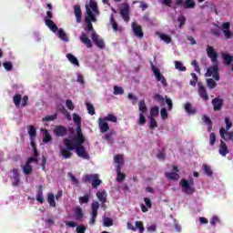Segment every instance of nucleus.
I'll use <instances>...</instances> for the list:
<instances>
[{
    "mask_svg": "<svg viewBox=\"0 0 233 233\" xmlns=\"http://www.w3.org/2000/svg\"><path fill=\"white\" fill-rule=\"evenodd\" d=\"M47 202L49 203L50 207L56 208V196H54V193H49L47 195Z\"/></svg>",
    "mask_w": 233,
    "mask_h": 233,
    "instance_id": "nucleus-35",
    "label": "nucleus"
},
{
    "mask_svg": "<svg viewBox=\"0 0 233 233\" xmlns=\"http://www.w3.org/2000/svg\"><path fill=\"white\" fill-rule=\"evenodd\" d=\"M132 30L134 35L137 37H139V39H142V37H144L145 34L143 33V27L137 23L136 22L132 23Z\"/></svg>",
    "mask_w": 233,
    "mask_h": 233,
    "instance_id": "nucleus-14",
    "label": "nucleus"
},
{
    "mask_svg": "<svg viewBox=\"0 0 233 233\" xmlns=\"http://www.w3.org/2000/svg\"><path fill=\"white\" fill-rule=\"evenodd\" d=\"M56 119H57V113H56L55 115L47 116H46V117H44V118L42 119V121H43L44 123H48V122H50V121H56Z\"/></svg>",
    "mask_w": 233,
    "mask_h": 233,
    "instance_id": "nucleus-43",
    "label": "nucleus"
},
{
    "mask_svg": "<svg viewBox=\"0 0 233 233\" xmlns=\"http://www.w3.org/2000/svg\"><path fill=\"white\" fill-rule=\"evenodd\" d=\"M115 159V163H116V165H123L125 163V160H123V156H121L120 154L116 155L114 157Z\"/></svg>",
    "mask_w": 233,
    "mask_h": 233,
    "instance_id": "nucleus-52",
    "label": "nucleus"
},
{
    "mask_svg": "<svg viewBox=\"0 0 233 233\" xmlns=\"http://www.w3.org/2000/svg\"><path fill=\"white\" fill-rule=\"evenodd\" d=\"M69 141H71V143L78 147L76 148L78 154H81L82 152L86 151V148L85 147V146H83V144L86 141V139L83 135V129L81 128L80 126L76 127V136L74 137L72 139H69Z\"/></svg>",
    "mask_w": 233,
    "mask_h": 233,
    "instance_id": "nucleus-3",
    "label": "nucleus"
},
{
    "mask_svg": "<svg viewBox=\"0 0 233 233\" xmlns=\"http://www.w3.org/2000/svg\"><path fill=\"white\" fill-rule=\"evenodd\" d=\"M88 8H89L90 10H93L95 16H96V15H99V9H98V7H97V3H96V1L90 0V1H89V6H88Z\"/></svg>",
    "mask_w": 233,
    "mask_h": 233,
    "instance_id": "nucleus-27",
    "label": "nucleus"
},
{
    "mask_svg": "<svg viewBox=\"0 0 233 233\" xmlns=\"http://www.w3.org/2000/svg\"><path fill=\"white\" fill-rule=\"evenodd\" d=\"M110 23L112 25L113 30L115 32H117L119 30V25H117V22H116V20L114 19V15H111Z\"/></svg>",
    "mask_w": 233,
    "mask_h": 233,
    "instance_id": "nucleus-51",
    "label": "nucleus"
},
{
    "mask_svg": "<svg viewBox=\"0 0 233 233\" xmlns=\"http://www.w3.org/2000/svg\"><path fill=\"white\" fill-rule=\"evenodd\" d=\"M82 179L84 183H91L93 188H97L103 183L98 174L85 175Z\"/></svg>",
    "mask_w": 233,
    "mask_h": 233,
    "instance_id": "nucleus-5",
    "label": "nucleus"
},
{
    "mask_svg": "<svg viewBox=\"0 0 233 233\" xmlns=\"http://www.w3.org/2000/svg\"><path fill=\"white\" fill-rule=\"evenodd\" d=\"M135 225H136L135 228H138V231L140 233H144L145 232V226L143 225L142 221H136Z\"/></svg>",
    "mask_w": 233,
    "mask_h": 233,
    "instance_id": "nucleus-50",
    "label": "nucleus"
},
{
    "mask_svg": "<svg viewBox=\"0 0 233 233\" xmlns=\"http://www.w3.org/2000/svg\"><path fill=\"white\" fill-rule=\"evenodd\" d=\"M127 176H125V174L123 173H117V176H116V181H118V183H121V181H125Z\"/></svg>",
    "mask_w": 233,
    "mask_h": 233,
    "instance_id": "nucleus-62",
    "label": "nucleus"
},
{
    "mask_svg": "<svg viewBox=\"0 0 233 233\" xmlns=\"http://www.w3.org/2000/svg\"><path fill=\"white\" fill-rule=\"evenodd\" d=\"M160 116L162 119H168V113L167 112V108L162 107L160 110Z\"/></svg>",
    "mask_w": 233,
    "mask_h": 233,
    "instance_id": "nucleus-57",
    "label": "nucleus"
},
{
    "mask_svg": "<svg viewBox=\"0 0 233 233\" xmlns=\"http://www.w3.org/2000/svg\"><path fill=\"white\" fill-rule=\"evenodd\" d=\"M66 107L68 108V110H74L76 108V106H74V103L70 99H67L66 101Z\"/></svg>",
    "mask_w": 233,
    "mask_h": 233,
    "instance_id": "nucleus-61",
    "label": "nucleus"
},
{
    "mask_svg": "<svg viewBox=\"0 0 233 233\" xmlns=\"http://www.w3.org/2000/svg\"><path fill=\"white\" fill-rule=\"evenodd\" d=\"M191 76L192 79L190 80L189 85H191V86H196L199 78L198 77V75H196V73H191Z\"/></svg>",
    "mask_w": 233,
    "mask_h": 233,
    "instance_id": "nucleus-48",
    "label": "nucleus"
},
{
    "mask_svg": "<svg viewBox=\"0 0 233 233\" xmlns=\"http://www.w3.org/2000/svg\"><path fill=\"white\" fill-rule=\"evenodd\" d=\"M222 30L226 39H232L233 34L230 31V24L228 22L222 25Z\"/></svg>",
    "mask_w": 233,
    "mask_h": 233,
    "instance_id": "nucleus-20",
    "label": "nucleus"
},
{
    "mask_svg": "<svg viewBox=\"0 0 233 233\" xmlns=\"http://www.w3.org/2000/svg\"><path fill=\"white\" fill-rule=\"evenodd\" d=\"M3 66L5 70H7V72H10V70L14 68V64H12V62H4Z\"/></svg>",
    "mask_w": 233,
    "mask_h": 233,
    "instance_id": "nucleus-55",
    "label": "nucleus"
},
{
    "mask_svg": "<svg viewBox=\"0 0 233 233\" xmlns=\"http://www.w3.org/2000/svg\"><path fill=\"white\" fill-rule=\"evenodd\" d=\"M147 123V117H145V113H139V117H138V125H145Z\"/></svg>",
    "mask_w": 233,
    "mask_h": 233,
    "instance_id": "nucleus-54",
    "label": "nucleus"
},
{
    "mask_svg": "<svg viewBox=\"0 0 233 233\" xmlns=\"http://www.w3.org/2000/svg\"><path fill=\"white\" fill-rule=\"evenodd\" d=\"M204 174H206V176H208V177H212V175L214 174V172L212 171V167L207 164H203L202 166Z\"/></svg>",
    "mask_w": 233,
    "mask_h": 233,
    "instance_id": "nucleus-30",
    "label": "nucleus"
},
{
    "mask_svg": "<svg viewBox=\"0 0 233 233\" xmlns=\"http://www.w3.org/2000/svg\"><path fill=\"white\" fill-rule=\"evenodd\" d=\"M98 127L102 134H105V132H108L110 130L108 122H106V120H105L103 117L98 118Z\"/></svg>",
    "mask_w": 233,
    "mask_h": 233,
    "instance_id": "nucleus-18",
    "label": "nucleus"
},
{
    "mask_svg": "<svg viewBox=\"0 0 233 233\" xmlns=\"http://www.w3.org/2000/svg\"><path fill=\"white\" fill-rule=\"evenodd\" d=\"M99 210V202L93 201L91 203V218L89 220V225H96V219H97V211Z\"/></svg>",
    "mask_w": 233,
    "mask_h": 233,
    "instance_id": "nucleus-8",
    "label": "nucleus"
},
{
    "mask_svg": "<svg viewBox=\"0 0 233 233\" xmlns=\"http://www.w3.org/2000/svg\"><path fill=\"white\" fill-rule=\"evenodd\" d=\"M225 123H226V130L228 131L229 128H232V121H230V118L227 116L225 118Z\"/></svg>",
    "mask_w": 233,
    "mask_h": 233,
    "instance_id": "nucleus-60",
    "label": "nucleus"
},
{
    "mask_svg": "<svg viewBox=\"0 0 233 233\" xmlns=\"http://www.w3.org/2000/svg\"><path fill=\"white\" fill-rule=\"evenodd\" d=\"M165 176L167 179H170L171 181H177L179 179V174L176 172H169V173H165Z\"/></svg>",
    "mask_w": 233,
    "mask_h": 233,
    "instance_id": "nucleus-31",
    "label": "nucleus"
},
{
    "mask_svg": "<svg viewBox=\"0 0 233 233\" xmlns=\"http://www.w3.org/2000/svg\"><path fill=\"white\" fill-rule=\"evenodd\" d=\"M207 83V86H208L210 88V90L216 88V86H218V83H216V80L212 79V78H208L206 80Z\"/></svg>",
    "mask_w": 233,
    "mask_h": 233,
    "instance_id": "nucleus-39",
    "label": "nucleus"
},
{
    "mask_svg": "<svg viewBox=\"0 0 233 233\" xmlns=\"http://www.w3.org/2000/svg\"><path fill=\"white\" fill-rule=\"evenodd\" d=\"M123 94H125V89H123V87L117 86H114V95L115 96H121Z\"/></svg>",
    "mask_w": 233,
    "mask_h": 233,
    "instance_id": "nucleus-45",
    "label": "nucleus"
},
{
    "mask_svg": "<svg viewBox=\"0 0 233 233\" xmlns=\"http://www.w3.org/2000/svg\"><path fill=\"white\" fill-rule=\"evenodd\" d=\"M219 134L224 141H233V131L228 132L225 127H220Z\"/></svg>",
    "mask_w": 233,
    "mask_h": 233,
    "instance_id": "nucleus-15",
    "label": "nucleus"
},
{
    "mask_svg": "<svg viewBox=\"0 0 233 233\" xmlns=\"http://www.w3.org/2000/svg\"><path fill=\"white\" fill-rule=\"evenodd\" d=\"M159 37L162 41L167 43V45H170V43H172V37H170L168 35L160 34Z\"/></svg>",
    "mask_w": 233,
    "mask_h": 233,
    "instance_id": "nucleus-40",
    "label": "nucleus"
},
{
    "mask_svg": "<svg viewBox=\"0 0 233 233\" xmlns=\"http://www.w3.org/2000/svg\"><path fill=\"white\" fill-rule=\"evenodd\" d=\"M138 110H139L140 114H147V112H148V107L147 106L145 100H139Z\"/></svg>",
    "mask_w": 233,
    "mask_h": 233,
    "instance_id": "nucleus-29",
    "label": "nucleus"
},
{
    "mask_svg": "<svg viewBox=\"0 0 233 233\" xmlns=\"http://www.w3.org/2000/svg\"><path fill=\"white\" fill-rule=\"evenodd\" d=\"M28 134H29L30 137H35V136H37V131L35 129V127L29 126Z\"/></svg>",
    "mask_w": 233,
    "mask_h": 233,
    "instance_id": "nucleus-49",
    "label": "nucleus"
},
{
    "mask_svg": "<svg viewBox=\"0 0 233 233\" xmlns=\"http://www.w3.org/2000/svg\"><path fill=\"white\" fill-rule=\"evenodd\" d=\"M45 25L49 28V30H51V32H54V34L59 30L57 25H56V23H54L51 19L46 18Z\"/></svg>",
    "mask_w": 233,
    "mask_h": 233,
    "instance_id": "nucleus-23",
    "label": "nucleus"
},
{
    "mask_svg": "<svg viewBox=\"0 0 233 233\" xmlns=\"http://www.w3.org/2000/svg\"><path fill=\"white\" fill-rule=\"evenodd\" d=\"M50 141H52V136H50L48 132H46L43 138V143H50Z\"/></svg>",
    "mask_w": 233,
    "mask_h": 233,
    "instance_id": "nucleus-64",
    "label": "nucleus"
},
{
    "mask_svg": "<svg viewBox=\"0 0 233 233\" xmlns=\"http://www.w3.org/2000/svg\"><path fill=\"white\" fill-rule=\"evenodd\" d=\"M91 38L96 46L100 48V50H104L105 41L102 38H99V35H97V33L93 31V33L91 34Z\"/></svg>",
    "mask_w": 233,
    "mask_h": 233,
    "instance_id": "nucleus-12",
    "label": "nucleus"
},
{
    "mask_svg": "<svg viewBox=\"0 0 233 233\" xmlns=\"http://www.w3.org/2000/svg\"><path fill=\"white\" fill-rule=\"evenodd\" d=\"M177 6H183V8L192 9L196 8V1L194 0H176Z\"/></svg>",
    "mask_w": 233,
    "mask_h": 233,
    "instance_id": "nucleus-11",
    "label": "nucleus"
},
{
    "mask_svg": "<svg viewBox=\"0 0 233 233\" xmlns=\"http://www.w3.org/2000/svg\"><path fill=\"white\" fill-rule=\"evenodd\" d=\"M175 68L180 72H185L187 70V67L183 66V63L179 61H175Z\"/></svg>",
    "mask_w": 233,
    "mask_h": 233,
    "instance_id": "nucleus-47",
    "label": "nucleus"
},
{
    "mask_svg": "<svg viewBox=\"0 0 233 233\" xmlns=\"http://www.w3.org/2000/svg\"><path fill=\"white\" fill-rule=\"evenodd\" d=\"M80 41L81 43L86 45V48H92V46H94V44H92V40H90V38H88V36H86V34L85 33L81 34Z\"/></svg>",
    "mask_w": 233,
    "mask_h": 233,
    "instance_id": "nucleus-22",
    "label": "nucleus"
},
{
    "mask_svg": "<svg viewBox=\"0 0 233 233\" xmlns=\"http://www.w3.org/2000/svg\"><path fill=\"white\" fill-rule=\"evenodd\" d=\"M86 109L88 111V114L90 116H96V108L94 107V106L88 102H86Z\"/></svg>",
    "mask_w": 233,
    "mask_h": 233,
    "instance_id": "nucleus-41",
    "label": "nucleus"
},
{
    "mask_svg": "<svg viewBox=\"0 0 233 233\" xmlns=\"http://www.w3.org/2000/svg\"><path fill=\"white\" fill-rule=\"evenodd\" d=\"M216 134L215 133H210L209 134V144L211 147H214L216 145Z\"/></svg>",
    "mask_w": 233,
    "mask_h": 233,
    "instance_id": "nucleus-56",
    "label": "nucleus"
},
{
    "mask_svg": "<svg viewBox=\"0 0 233 233\" xmlns=\"http://www.w3.org/2000/svg\"><path fill=\"white\" fill-rule=\"evenodd\" d=\"M74 14L76 17V23H81L83 20V11H81V5H76L74 6Z\"/></svg>",
    "mask_w": 233,
    "mask_h": 233,
    "instance_id": "nucleus-21",
    "label": "nucleus"
},
{
    "mask_svg": "<svg viewBox=\"0 0 233 233\" xmlns=\"http://www.w3.org/2000/svg\"><path fill=\"white\" fill-rule=\"evenodd\" d=\"M225 103V100H223L222 98L219 97H215L212 101L211 104L213 106V110L215 112H219V110H221V108H223V105Z\"/></svg>",
    "mask_w": 233,
    "mask_h": 233,
    "instance_id": "nucleus-16",
    "label": "nucleus"
},
{
    "mask_svg": "<svg viewBox=\"0 0 233 233\" xmlns=\"http://www.w3.org/2000/svg\"><path fill=\"white\" fill-rule=\"evenodd\" d=\"M151 69L156 77V80L160 81V83H162L163 86H167V78H165L163 74H161V70H159V68L156 67V66H154L153 64L151 65Z\"/></svg>",
    "mask_w": 233,
    "mask_h": 233,
    "instance_id": "nucleus-9",
    "label": "nucleus"
},
{
    "mask_svg": "<svg viewBox=\"0 0 233 233\" xmlns=\"http://www.w3.org/2000/svg\"><path fill=\"white\" fill-rule=\"evenodd\" d=\"M220 156H227L228 154V147L227 146V143H225L223 140L220 141V147L218 150Z\"/></svg>",
    "mask_w": 233,
    "mask_h": 233,
    "instance_id": "nucleus-25",
    "label": "nucleus"
},
{
    "mask_svg": "<svg viewBox=\"0 0 233 233\" xmlns=\"http://www.w3.org/2000/svg\"><path fill=\"white\" fill-rule=\"evenodd\" d=\"M66 57L68 61L72 63V65H76V66H79V60H77V57H76L74 55L69 53L66 55Z\"/></svg>",
    "mask_w": 233,
    "mask_h": 233,
    "instance_id": "nucleus-36",
    "label": "nucleus"
},
{
    "mask_svg": "<svg viewBox=\"0 0 233 233\" xmlns=\"http://www.w3.org/2000/svg\"><path fill=\"white\" fill-rule=\"evenodd\" d=\"M207 55L213 63V66L208 67L206 73L208 77H213L215 81H219V66H218V52L214 46H208L206 49Z\"/></svg>",
    "mask_w": 233,
    "mask_h": 233,
    "instance_id": "nucleus-1",
    "label": "nucleus"
},
{
    "mask_svg": "<svg viewBox=\"0 0 233 233\" xmlns=\"http://www.w3.org/2000/svg\"><path fill=\"white\" fill-rule=\"evenodd\" d=\"M180 186L182 187V191L187 196H192L196 192V187H194V179L190 182L182 179L180 181Z\"/></svg>",
    "mask_w": 233,
    "mask_h": 233,
    "instance_id": "nucleus-6",
    "label": "nucleus"
},
{
    "mask_svg": "<svg viewBox=\"0 0 233 233\" xmlns=\"http://www.w3.org/2000/svg\"><path fill=\"white\" fill-rule=\"evenodd\" d=\"M114 225V220L106 217L104 218V227H112Z\"/></svg>",
    "mask_w": 233,
    "mask_h": 233,
    "instance_id": "nucleus-53",
    "label": "nucleus"
},
{
    "mask_svg": "<svg viewBox=\"0 0 233 233\" xmlns=\"http://www.w3.org/2000/svg\"><path fill=\"white\" fill-rule=\"evenodd\" d=\"M222 57H223V60H224V64L227 65L228 66L233 61V56L228 55V53H223Z\"/></svg>",
    "mask_w": 233,
    "mask_h": 233,
    "instance_id": "nucleus-33",
    "label": "nucleus"
},
{
    "mask_svg": "<svg viewBox=\"0 0 233 233\" xmlns=\"http://www.w3.org/2000/svg\"><path fill=\"white\" fill-rule=\"evenodd\" d=\"M75 215H76V221H79L81 219H83V209L79 207H77L76 209H75Z\"/></svg>",
    "mask_w": 233,
    "mask_h": 233,
    "instance_id": "nucleus-38",
    "label": "nucleus"
},
{
    "mask_svg": "<svg viewBox=\"0 0 233 233\" xmlns=\"http://www.w3.org/2000/svg\"><path fill=\"white\" fill-rule=\"evenodd\" d=\"M21 99H23V96H21V94H15L13 96V102L15 103V106H16V108H19L21 106Z\"/></svg>",
    "mask_w": 233,
    "mask_h": 233,
    "instance_id": "nucleus-32",
    "label": "nucleus"
},
{
    "mask_svg": "<svg viewBox=\"0 0 233 233\" xmlns=\"http://www.w3.org/2000/svg\"><path fill=\"white\" fill-rule=\"evenodd\" d=\"M198 96H200L203 101H208V93H207V88L205 87V86H203L201 82H198Z\"/></svg>",
    "mask_w": 233,
    "mask_h": 233,
    "instance_id": "nucleus-17",
    "label": "nucleus"
},
{
    "mask_svg": "<svg viewBox=\"0 0 233 233\" xmlns=\"http://www.w3.org/2000/svg\"><path fill=\"white\" fill-rule=\"evenodd\" d=\"M12 172H13V177H11V178L13 179L12 185L13 187H19V183H21L19 169L14 168Z\"/></svg>",
    "mask_w": 233,
    "mask_h": 233,
    "instance_id": "nucleus-19",
    "label": "nucleus"
},
{
    "mask_svg": "<svg viewBox=\"0 0 233 233\" xmlns=\"http://www.w3.org/2000/svg\"><path fill=\"white\" fill-rule=\"evenodd\" d=\"M53 132L56 137H65L68 134V128L64 126H56Z\"/></svg>",
    "mask_w": 233,
    "mask_h": 233,
    "instance_id": "nucleus-13",
    "label": "nucleus"
},
{
    "mask_svg": "<svg viewBox=\"0 0 233 233\" xmlns=\"http://www.w3.org/2000/svg\"><path fill=\"white\" fill-rule=\"evenodd\" d=\"M177 20L180 22L178 28H183V25L187 22V18L184 15H181Z\"/></svg>",
    "mask_w": 233,
    "mask_h": 233,
    "instance_id": "nucleus-63",
    "label": "nucleus"
},
{
    "mask_svg": "<svg viewBox=\"0 0 233 233\" xmlns=\"http://www.w3.org/2000/svg\"><path fill=\"white\" fill-rule=\"evenodd\" d=\"M96 198L100 201V203H102V205H105V203H106V191H97Z\"/></svg>",
    "mask_w": 233,
    "mask_h": 233,
    "instance_id": "nucleus-26",
    "label": "nucleus"
},
{
    "mask_svg": "<svg viewBox=\"0 0 233 233\" xmlns=\"http://www.w3.org/2000/svg\"><path fill=\"white\" fill-rule=\"evenodd\" d=\"M150 117H158L159 116V106H153L151 107L150 109Z\"/></svg>",
    "mask_w": 233,
    "mask_h": 233,
    "instance_id": "nucleus-37",
    "label": "nucleus"
},
{
    "mask_svg": "<svg viewBox=\"0 0 233 233\" xmlns=\"http://www.w3.org/2000/svg\"><path fill=\"white\" fill-rule=\"evenodd\" d=\"M57 35L59 37V39H61L62 41H65L66 43H68V36H66V33H65V30L63 29H58L57 30Z\"/></svg>",
    "mask_w": 233,
    "mask_h": 233,
    "instance_id": "nucleus-34",
    "label": "nucleus"
},
{
    "mask_svg": "<svg viewBox=\"0 0 233 233\" xmlns=\"http://www.w3.org/2000/svg\"><path fill=\"white\" fill-rule=\"evenodd\" d=\"M130 5L128 3H124L120 8V15L124 19V21H130Z\"/></svg>",
    "mask_w": 233,
    "mask_h": 233,
    "instance_id": "nucleus-10",
    "label": "nucleus"
},
{
    "mask_svg": "<svg viewBox=\"0 0 233 233\" xmlns=\"http://www.w3.org/2000/svg\"><path fill=\"white\" fill-rule=\"evenodd\" d=\"M86 12L87 15L86 16V32H96L94 30V25L92 23H96L97 19L96 18V15L90 10V7L88 5L86 6Z\"/></svg>",
    "mask_w": 233,
    "mask_h": 233,
    "instance_id": "nucleus-4",
    "label": "nucleus"
},
{
    "mask_svg": "<svg viewBox=\"0 0 233 233\" xmlns=\"http://www.w3.org/2000/svg\"><path fill=\"white\" fill-rule=\"evenodd\" d=\"M149 128L150 130H154L157 128V121L154 117H149Z\"/></svg>",
    "mask_w": 233,
    "mask_h": 233,
    "instance_id": "nucleus-44",
    "label": "nucleus"
},
{
    "mask_svg": "<svg viewBox=\"0 0 233 233\" xmlns=\"http://www.w3.org/2000/svg\"><path fill=\"white\" fill-rule=\"evenodd\" d=\"M31 163H37V158L34 157H30L25 164L24 166H22V170L23 173L25 176H30V174H32V172H34V167H32V165H30Z\"/></svg>",
    "mask_w": 233,
    "mask_h": 233,
    "instance_id": "nucleus-7",
    "label": "nucleus"
},
{
    "mask_svg": "<svg viewBox=\"0 0 233 233\" xmlns=\"http://www.w3.org/2000/svg\"><path fill=\"white\" fill-rule=\"evenodd\" d=\"M36 201L38 203H45V197H43V186H39L36 192Z\"/></svg>",
    "mask_w": 233,
    "mask_h": 233,
    "instance_id": "nucleus-28",
    "label": "nucleus"
},
{
    "mask_svg": "<svg viewBox=\"0 0 233 233\" xmlns=\"http://www.w3.org/2000/svg\"><path fill=\"white\" fill-rule=\"evenodd\" d=\"M64 145L66 148L60 149V155L64 159H70L72 157L73 153L72 150H76V154L78 156V157H81L82 159H90V155L86 151H82L81 153L77 152L78 146H76V144L72 143L70 139L65 138L64 139Z\"/></svg>",
    "mask_w": 233,
    "mask_h": 233,
    "instance_id": "nucleus-2",
    "label": "nucleus"
},
{
    "mask_svg": "<svg viewBox=\"0 0 233 233\" xmlns=\"http://www.w3.org/2000/svg\"><path fill=\"white\" fill-rule=\"evenodd\" d=\"M86 232V226L80 225L76 227V233H85Z\"/></svg>",
    "mask_w": 233,
    "mask_h": 233,
    "instance_id": "nucleus-59",
    "label": "nucleus"
},
{
    "mask_svg": "<svg viewBox=\"0 0 233 233\" xmlns=\"http://www.w3.org/2000/svg\"><path fill=\"white\" fill-rule=\"evenodd\" d=\"M90 201V194H86L83 197L79 198V203L81 205L86 204Z\"/></svg>",
    "mask_w": 233,
    "mask_h": 233,
    "instance_id": "nucleus-42",
    "label": "nucleus"
},
{
    "mask_svg": "<svg viewBox=\"0 0 233 233\" xmlns=\"http://www.w3.org/2000/svg\"><path fill=\"white\" fill-rule=\"evenodd\" d=\"M105 121H111V123H117V116L108 114L106 116L104 117Z\"/></svg>",
    "mask_w": 233,
    "mask_h": 233,
    "instance_id": "nucleus-46",
    "label": "nucleus"
},
{
    "mask_svg": "<svg viewBox=\"0 0 233 233\" xmlns=\"http://www.w3.org/2000/svg\"><path fill=\"white\" fill-rule=\"evenodd\" d=\"M73 121L81 127V116H79V115L73 114Z\"/></svg>",
    "mask_w": 233,
    "mask_h": 233,
    "instance_id": "nucleus-58",
    "label": "nucleus"
},
{
    "mask_svg": "<svg viewBox=\"0 0 233 233\" xmlns=\"http://www.w3.org/2000/svg\"><path fill=\"white\" fill-rule=\"evenodd\" d=\"M185 111L189 115V116H194V114L198 113V109L196 107L192 106V104L190 102H187L184 106Z\"/></svg>",
    "mask_w": 233,
    "mask_h": 233,
    "instance_id": "nucleus-24",
    "label": "nucleus"
}]
</instances>
